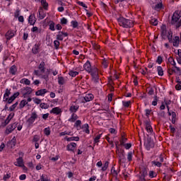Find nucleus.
Masks as SVG:
<instances>
[{
    "mask_svg": "<svg viewBox=\"0 0 181 181\" xmlns=\"http://www.w3.org/2000/svg\"><path fill=\"white\" fill-rule=\"evenodd\" d=\"M50 114H54L55 115H60L63 111L59 107H53L50 111Z\"/></svg>",
    "mask_w": 181,
    "mask_h": 181,
    "instance_id": "nucleus-11",
    "label": "nucleus"
},
{
    "mask_svg": "<svg viewBox=\"0 0 181 181\" xmlns=\"http://www.w3.org/2000/svg\"><path fill=\"white\" fill-rule=\"evenodd\" d=\"M25 105H28V101L26 100H23L21 101L19 107L21 109L23 108Z\"/></svg>",
    "mask_w": 181,
    "mask_h": 181,
    "instance_id": "nucleus-45",
    "label": "nucleus"
},
{
    "mask_svg": "<svg viewBox=\"0 0 181 181\" xmlns=\"http://www.w3.org/2000/svg\"><path fill=\"white\" fill-rule=\"evenodd\" d=\"M82 129H83V132H85L86 134H90V126L88 125V124L86 123L82 125Z\"/></svg>",
    "mask_w": 181,
    "mask_h": 181,
    "instance_id": "nucleus-25",
    "label": "nucleus"
},
{
    "mask_svg": "<svg viewBox=\"0 0 181 181\" xmlns=\"http://www.w3.org/2000/svg\"><path fill=\"white\" fill-rule=\"evenodd\" d=\"M110 165V162L105 161V163L103 164V166L102 167V170L103 172H105L107 169H108V166Z\"/></svg>",
    "mask_w": 181,
    "mask_h": 181,
    "instance_id": "nucleus-46",
    "label": "nucleus"
},
{
    "mask_svg": "<svg viewBox=\"0 0 181 181\" xmlns=\"http://www.w3.org/2000/svg\"><path fill=\"white\" fill-rule=\"evenodd\" d=\"M13 118V115H12L11 117H7L6 119L4 122H2V127H6L9 122H11V119Z\"/></svg>",
    "mask_w": 181,
    "mask_h": 181,
    "instance_id": "nucleus-32",
    "label": "nucleus"
},
{
    "mask_svg": "<svg viewBox=\"0 0 181 181\" xmlns=\"http://www.w3.org/2000/svg\"><path fill=\"white\" fill-rule=\"evenodd\" d=\"M40 108H42V110H47V108H49V105L47 103H42L40 104Z\"/></svg>",
    "mask_w": 181,
    "mask_h": 181,
    "instance_id": "nucleus-47",
    "label": "nucleus"
},
{
    "mask_svg": "<svg viewBox=\"0 0 181 181\" xmlns=\"http://www.w3.org/2000/svg\"><path fill=\"white\" fill-rule=\"evenodd\" d=\"M89 74H90L92 77L93 81L94 83H98L100 81V76L98 75V69L93 68L92 70V72H90Z\"/></svg>",
    "mask_w": 181,
    "mask_h": 181,
    "instance_id": "nucleus-3",
    "label": "nucleus"
},
{
    "mask_svg": "<svg viewBox=\"0 0 181 181\" xmlns=\"http://www.w3.org/2000/svg\"><path fill=\"white\" fill-rule=\"evenodd\" d=\"M78 119V117L77 116V114L72 113L71 115V117L68 119L69 122H75Z\"/></svg>",
    "mask_w": 181,
    "mask_h": 181,
    "instance_id": "nucleus-22",
    "label": "nucleus"
},
{
    "mask_svg": "<svg viewBox=\"0 0 181 181\" xmlns=\"http://www.w3.org/2000/svg\"><path fill=\"white\" fill-rule=\"evenodd\" d=\"M167 36L169 43H173L174 47H177V46H179V36H175L173 38V32H172V30L168 31Z\"/></svg>",
    "mask_w": 181,
    "mask_h": 181,
    "instance_id": "nucleus-2",
    "label": "nucleus"
},
{
    "mask_svg": "<svg viewBox=\"0 0 181 181\" xmlns=\"http://www.w3.org/2000/svg\"><path fill=\"white\" fill-rule=\"evenodd\" d=\"M20 83H21V84H25L26 86H30V81L25 78L21 79Z\"/></svg>",
    "mask_w": 181,
    "mask_h": 181,
    "instance_id": "nucleus-36",
    "label": "nucleus"
},
{
    "mask_svg": "<svg viewBox=\"0 0 181 181\" xmlns=\"http://www.w3.org/2000/svg\"><path fill=\"white\" fill-rule=\"evenodd\" d=\"M18 127V123L14 122L11 124H9L7 126L5 133L6 135H9V134H12L13 131H15V129Z\"/></svg>",
    "mask_w": 181,
    "mask_h": 181,
    "instance_id": "nucleus-6",
    "label": "nucleus"
},
{
    "mask_svg": "<svg viewBox=\"0 0 181 181\" xmlns=\"http://www.w3.org/2000/svg\"><path fill=\"white\" fill-rule=\"evenodd\" d=\"M12 176V174L10 172H8L6 175L3 177L4 181H8V179H11V177Z\"/></svg>",
    "mask_w": 181,
    "mask_h": 181,
    "instance_id": "nucleus-42",
    "label": "nucleus"
},
{
    "mask_svg": "<svg viewBox=\"0 0 181 181\" xmlns=\"http://www.w3.org/2000/svg\"><path fill=\"white\" fill-rule=\"evenodd\" d=\"M47 93V89H40L35 92V95H37V97L39 96L45 97V94H46Z\"/></svg>",
    "mask_w": 181,
    "mask_h": 181,
    "instance_id": "nucleus-19",
    "label": "nucleus"
},
{
    "mask_svg": "<svg viewBox=\"0 0 181 181\" xmlns=\"http://www.w3.org/2000/svg\"><path fill=\"white\" fill-rule=\"evenodd\" d=\"M15 166H18V168L25 167V164H23V158L22 157H19L16 159V162L14 163Z\"/></svg>",
    "mask_w": 181,
    "mask_h": 181,
    "instance_id": "nucleus-14",
    "label": "nucleus"
},
{
    "mask_svg": "<svg viewBox=\"0 0 181 181\" xmlns=\"http://www.w3.org/2000/svg\"><path fill=\"white\" fill-rule=\"evenodd\" d=\"M69 75L71 77H76V76H78V71H69Z\"/></svg>",
    "mask_w": 181,
    "mask_h": 181,
    "instance_id": "nucleus-49",
    "label": "nucleus"
},
{
    "mask_svg": "<svg viewBox=\"0 0 181 181\" xmlns=\"http://www.w3.org/2000/svg\"><path fill=\"white\" fill-rule=\"evenodd\" d=\"M50 127H46L45 129H44V134L45 135H46V136H49V135H50Z\"/></svg>",
    "mask_w": 181,
    "mask_h": 181,
    "instance_id": "nucleus-56",
    "label": "nucleus"
},
{
    "mask_svg": "<svg viewBox=\"0 0 181 181\" xmlns=\"http://www.w3.org/2000/svg\"><path fill=\"white\" fill-rule=\"evenodd\" d=\"M41 5L45 11H47L49 8V4L47 3V1H46V0H41Z\"/></svg>",
    "mask_w": 181,
    "mask_h": 181,
    "instance_id": "nucleus-33",
    "label": "nucleus"
},
{
    "mask_svg": "<svg viewBox=\"0 0 181 181\" xmlns=\"http://www.w3.org/2000/svg\"><path fill=\"white\" fill-rule=\"evenodd\" d=\"M110 173L113 176V177H118V171H117V170H115V166L112 167Z\"/></svg>",
    "mask_w": 181,
    "mask_h": 181,
    "instance_id": "nucleus-31",
    "label": "nucleus"
},
{
    "mask_svg": "<svg viewBox=\"0 0 181 181\" xmlns=\"http://www.w3.org/2000/svg\"><path fill=\"white\" fill-rule=\"evenodd\" d=\"M13 101H15V99L11 96L8 98H6V101L4 103H6L7 104H12V103H13Z\"/></svg>",
    "mask_w": 181,
    "mask_h": 181,
    "instance_id": "nucleus-51",
    "label": "nucleus"
},
{
    "mask_svg": "<svg viewBox=\"0 0 181 181\" xmlns=\"http://www.w3.org/2000/svg\"><path fill=\"white\" fill-rule=\"evenodd\" d=\"M77 148V144L74 142H71L66 146V151L69 152H74V150Z\"/></svg>",
    "mask_w": 181,
    "mask_h": 181,
    "instance_id": "nucleus-9",
    "label": "nucleus"
},
{
    "mask_svg": "<svg viewBox=\"0 0 181 181\" xmlns=\"http://www.w3.org/2000/svg\"><path fill=\"white\" fill-rule=\"evenodd\" d=\"M163 62V58H162L161 56H158L156 59V63H158V64H162Z\"/></svg>",
    "mask_w": 181,
    "mask_h": 181,
    "instance_id": "nucleus-62",
    "label": "nucleus"
},
{
    "mask_svg": "<svg viewBox=\"0 0 181 181\" xmlns=\"http://www.w3.org/2000/svg\"><path fill=\"white\" fill-rule=\"evenodd\" d=\"M144 125L146 127V129L147 132H153V129H152V126L151 125V122L146 120L144 122Z\"/></svg>",
    "mask_w": 181,
    "mask_h": 181,
    "instance_id": "nucleus-15",
    "label": "nucleus"
},
{
    "mask_svg": "<svg viewBox=\"0 0 181 181\" xmlns=\"http://www.w3.org/2000/svg\"><path fill=\"white\" fill-rule=\"evenodd\" d=\"M169 31L166 29V25H163L160 27V37L163 40H166V37H168V33Z\"/></svg>",
    "mask_w": 181,
    "mask_h": 181,
    "instance_id": "nucleus-7",
    "label": "nucleus"
},
{
    "mask_svg": "<svg viewBox=\"0 0 181 181\" xmlns=\"http://www.w3.org/2000/svg\"><path fill=\"white\" fill-rule=\"evenodd\" d=\"M117 22L122 28H124L125 29H129L131 28H134V21L125 18L122 16L117 18Z\"/></svg>",
    "mask_w": 181,
    "mask_h": 181,
    "instance_id": "nucleus-1",
    "label": "nucleus"
},
{
    "mask_svg": "<svg viewBox=\"0 0 181 181\" xmlns=\"http://www.w3.org/2000/svg\"><path fill=\"white\" fill-rule=\"evenodd\" d=\"M22 90L24 91L23 95H29L30 94H32V91H33L32 90V88L28 86L25 88H23Z\"/></svg>",
    "mask_w": 181,
    "mask_h": 181,
    "instance_id": "nucleus-20",
    "label": "nucleus"
},
{
    "mask_svg": "<svg viewBox=\"0 0 181 181\" xmlns=\"http://www.w3.org/2000/svg\"><path fill=\"white\" fill-rule=\"evenodd\" d=\"M15 35H16V30H8L5 35L6 40H11V39L15 37Z\"/></svg>",
    "mask_w": 181,
    "mask_h": 181,
    "instance_id": "nucleus-8",
    "label": "nucleus"
},
{
    "mask_svg": "<svg viewBox=\"0 0 181 181\" xmlns=\"http://www.w3.org/2000/svg\"><path fill=\"white\" fill-rule=\"evenodd\" d=\"M67 22H69V21H67V18H66L64 17H63L60 20L61 25H67Z\"/></svg>",
    "mask_w": 181,
    "mask_h": 181,
    "instance_id": "nucleus-61",
    "label": "nucleus"
},
{
    "mask_svg": "<svg viewBox=\"0 0 181 181\" xmlns=\"http://www.w3.org/2000/svg\"><path fill=\"white\" fill-rule=\"evenodd\" d=\"M31 32H33V33H40L41 30H39V28L35 26L32 28Z\"/></svg>",
    "mask_w": 181,
    "mask_h": 181,
    "instance_id": "nucleus-59",
    "label": "nucleus"
},
{
    "mask_svg": "<svg viewBox=\"0 0 181 181\" xmlns=\"http://www.w3.org/2000/svg\"><path fill=\"white\" fill-rule=\"evenodd\" d=\"M78 108H80V106L72 105L69 107V111L71 114H76L78 111Z\"/></svg>",
    "mask_w": 181,
    "mask_h": 181,
    "instance_id": "nucleus-16",
    "label": "nucleus"
},
{
    "mask_svg": "<svg viewBox=\"0 0 181 181\" xmlns=\"http://www.w3.org/2000/svg\"><path fill=\"white\" fill-rule=\"evenodd\" d=\"M146 149L147 151H151L152 148L155 146L153 141H148L146 144H145Z\"/></svg>",
    "mask_w": 181,
    "mask_h": 181,
    "instance_id": "nucleus-24",
    "label": "nucleus"
},
{
    "mask_svg": "<svg viewBox=\"0 0 181 181\" xmlns=\"http://www.w3.org/2000/svg\"><path fill=\"white\" fill-rule=\"evenodd\" d=\"M127 160L129 162H131L132 160V151H130L127 154Z\"/></svg>",
    "mask_w": 181,
    "mask_h": 181,
    "instance_id": "nucleus-64",
    "label": "nucleus"
},
{
    "mask_svg": "<svg viewBox=\"0 0 181 181\" xmlns=\"http://www.w3.org/2000/svg\"><path fill=\"white\" fill-rule=\"evenodd\" d=\"M8 145L11 148L16 146V137L13 136L12 139L8 142Z\"/></svg>",
    "mask_w": 181,
    "mask_h": 181,
    "instance_id": "nucleus-27",
    "label": "nucleus"
},
{
    "mask_svg": "<svg viewBox=\"0 0 181 181\" xmlns=\"http://www.w3.org/2000/svg\"><path fill=\"white\" fill-rule=\"evenodd\" d=\"M18 104H19L18 102H16V103H14L13 105H12L9 108H8V111H15V109L16 108V107H18Z\"/></svg>",
    "mask_w": 181,
    "mask_h": 181,
    "instance_id": "nucleus-58",
    "label": "nucleus"
},
{
    "mask_svg": "<svg viewBox=\"0 0 181 181\" xmlns=\"http://www.w3.org/2000/svg\"><path fill=\"white\" fill-rule=\"evenodd\" d=\"M64 139H65V141H67V142H71L73 141H75L76 142H78V141H80V137H78V136H71V137L65 136Z\"/></svg>",
    "mask_w": 181,
    "mask_h": 181,
    "instance_id": "nucleus-17",
    "label": "nucleus"
},
{
    "mask_svg": "<svg viewBox=\"0 0 181 181\" xmlns=\"http://www.w3.org/2000/svg\"><path fill=\"white\" fill-rule=\"evenodd\" d=\"M39 70L41 71V73H45V61H42L39 66H38Z\"/></svg>",
    "mask_w": 181,
    "mask_h": 181,
    "instance_id": "nucleus-29",
    "label": "nucleus"
},
{
    "mask_svg": "<svg viewBox=\"0 0 181 181\" xmlns=\"http://www.w3.org/2000/svg\"><path fill=\"white\" fill-rule=\"evenodd\" d=\"M39 141H40V136L37 134L34 135L33 142L37 143Z\"/></svg>",
    "mask_w": 181,
    "mask_h": 181,
    "instance_id": "nucleus-52",
    "label": "nucleus"
},
{
    "mask_svg": "<svg viewBox=\"0 0 181 181\" xmlns=\"http://www.w3.org/2000/svg\"><path fill=\"white\" fill-rule=\"evenodd\" d=\"M28 23L33 26L35 23H36V16H35V13L30 14L28 17Z\"/></svg>",
    "mask_w": 181,
    "mask_h": 181,
    "instance_id": "nucleus-13",
    "label": "nucleus"
},
{
    "mask_svg": "<svg viewBox=\"0 0 181 181\" xmlns=\"http://www.w3.org/2000/svg\"><path fill=\"white\" fill-rule=\"evenodd\" d=\"M93 100H94V95L93 93H88L82 100V103H89V101H93Z\"/></svg>",
    "mask_w": 181,
    "mask_h": 181,
    "instance_id": "nucleus-10",
    "label": "nucleus"
},
{
    "mask_svg": "<svg viewBox=\"0 0 181 181\" xmlns=\"http://www.w3.org/2000/svg\"><path fill=\"white\" fill-rule=\"evenodd\" d=\"M71 26H72L74 29L77 28L78 27V22H77V21H71Z\"/></svg>",
    "mask_w": 181,
    "mask_h": 181,
    "instance_id": "nucleus-44",
    "label": "nucleus"
},
{
    "mask_svg": "<svg viewBox=\"0 0 181 181\" xmlns=\"http://www.w3.org/2000/svg\"><path fill=\"white\" fill-rule=\"evenodd\" d=\"M122 105L125 108H128V107H129V105H131V100H129V101L122 100Z\"/></svg>",
    "mask_w": 181,
    "mask_h": 181,
    "instance_id": "nucleus-55",
    "label": "nucleus"
},
{
    "mask_svg": "<svg viewBox=\"0 0 181 181\" xmlns=\"http://www.w3.org/2000/svg\"><path fill=\"white\" fill-rule=\"evenodd\" d=\"M179 19H180V16L177 13H174L172 16L171 25H175L179 22Z\"/></svg>",
    "mask_w": 181,
    "mask_h": 181,
    "instance_id": "nucleus-12",
    "label": "nucleus"
},
{
    "mask_svg": "<svg viewBox=\"0 0 181 181\" xmlns=\"http://www.w3.org/2000/svg\"><path fill=\"white\" fill-rule=\"evenodd\" d=\"M102 64L104 67V69H107L108 67V61L105 59H103L102 62Z\"/></svg>",
    "mask_w": 181,
    "mask_h": 181,
    "instance_id": "nucleus-60",
    "label": "nucleus"
},
{
    "mask_svg": "<svg viewBox=\"0 0 181 181\" xmlns=\"http://www.w3.org/2000/svg\"><path fill=\"white\" fill-rule=\"evenodd\" d=\"M64 37L62 33H59L57 35V40H60L61 42L63 41Z\"/></svg>",
    "mask_w": 181,
    "mask_h": 181,
    "instance_id": "nucleus-63",
    "label": "nucleus"
},
{
    "mask_svg": "<svg viewBox=\"0 0 181 181\" xmlns=\"http://www.w3.org/2000/svg\"><path fill=\"white\" fill-rule=\"evenodd\" d=\"M66 83V81L64 80V77L63 76H59L58 77V84L59 86H63Z\"/></svg>",
    "mask_w": 181,
    "mask_h": 181,
    "instance_id": "nucleus-34",
    "label": "nucleus"
},
{
    "mask_svg": "<svg viewBox=\"0 0 181 181\" xmlns=\"http://www.w3.org/2000/svg\"><path fill=\"white\" fill-rule=\"evenodd\" d=\"M16 71H18V68L16 65H13L9 69V73L11 76H15L16 74Z\"/></svg>",
    "mask_w": 181,
    "mask_h": 181,
    "instance_id": "nucleus-21",
    "label": "nucleus"
},
{
    "mask_svg": "<svg viewBox=\"0 0 181 181\" xmlns=\"http://www.w3.org/2000/svg\"><path fill=\"white\" fill-rule=\"evenodd\" d=\"M36 119H37V113H36V112H33L31 116L27 119L28 127H32V124Z\"/></svg>",
    "mask_w": 181,
    "mask_h": 181,
    "instance_id": "nucleus-4",
    "label": "nucleus"
},
{
    "mask_svg": "<svg viewBox=\"0 0 181 181\" xmlns=\"http://www.w3.org/2000/svg\"><path fill=\"white\" fill-rule=\"evenodd\" d=\"M54 22L50 21L49 24V30H52V32H54L56 30V28H54Z\"/></svg>",
    "mask_w": 181,
    "mask_h": 181,
    "instance_id": "nucleus-38",
    "label": "nucleus"
},
{
    "mask_svg": "<svg viewBox=\"0 0 181 181\" xmlns=\"http://www.w3.org/2000/svg\"><path fill=\"white\" fill-rule=\"evenodd\" d=\"M49 179V177H47V175L45 174H42L40 177V181H48Z\"/></svg>",
    "mask_w": 181,
    "mask_h": 181,
    "instance_id": "nucleus-50",
    "label": "nucleus"
},
{
    "mask_svg": "<svg viewBox=\"0 0 181 181\" xmlns=\"http://www.w3.org/2000/svg\"><path fill=\"white\" fill-rule=\"evenodd\" d=\"M40 49V44H35L32 48V52L33 54H37Z\"/></svg>",
    "mask_w": 181,
    "mask_h": 181,
    "instance_id": "nucleus-18",
    "label": "nucleus"
},
{
    "mask_svg": "<svg viewBox=\"0 0 181 181\" xmlns=\"http://www.w3.org/2000/svg\"><path fill=\"white\" fill-rule=\"evenodd\" d=\"M83 69L87 71V73H92L93 69H98L95 66H91V62H90L88 60L86 61V62L83 64Z\"/></svg>",
    "mask_w": 181,
    "mask_h": 181,
    "instance_id": "nucleus-5",
    "label": "nucleus"
},
{
    "mask_svg": "<svg viewBox=\"0 0 181 181\" xmlns=\"http://www.w3.org/2000/svg\"><path fill=\"white\" fill-rule=\"evenodd\" d=\"M163 8V4L162 3H158L156 4L154 9L155 11H160Z\"/></svg>",
    "mask_w": 181,
    "mask_h": 181,
    "instance_id": "nucleus-41",
    "label": "nucleus"
},
{
    "mask_svg": "<svg viewBox=\"0 0 181 181\" xmlns=\"http://www.w3.org/2000/svg\"><path fill=\"white\" fill-rule=\"evenodd\" d=\"M98 111H106V112H108L110 111V106H108L107 105H102L98 109Z\"/></svg>",
    "mask_w": 181,
    "mask_h": 181,
    "instance_id": "nucleus-30",
    "label": "nucleus"
},
{
    "mask_svg": "<svg viewBox=\"0 0 181 181\" xmlns=\"http://www.w3.org/2000/svg\"><path fill=\"white\" fill-rule=\"evenodd\" d=\"M74 127L75 128H79L80 127H81V120L80 119L76 120Z\"/></svg>",
    "mask_w": 181,
    "mask_h": 181,
    "instance_id": "nucleus-57",
    "label": "nucleus"
},
{
    "mask_svg": "<svg viewBox=\"0 0 181 181\" xmlns=\"http://www.w3.org/2000/svg\"><path fill=\"white\" fill-rule=\"evenodd\" d=\"M157 73H158V75L160 76V77L163 76V69L162 68V66H157Z\"/></svg>",
    "mask_w": 181,
    "mask_h": 181,
    "instance_id": "nucleus-37",
    "label": "nucleus"
},
{
    "mask_svg": "<svg viewBox=\"0 0 181 181\" xmlns=\"http://www.w3.org/2000/svg\"><path fill=\"white\" fill-rule=\"evenodd\" d=\"M125 161H126L125 154H124V153H121L120 154H119V163H125Z\"/></svg>",
    "mask_w": 181,
    "mask_h": 181,
    "instance_id": "nucleus-26",
    "label": "nucleus"
},
{
    "mask_svg": "<svg viewBox=\"0 0 181 181\" xmlns=\"http://www.w3.org/2000/svg\"><path fill=\"white\" fill-rule=\"evenodd\" d=\"M151 165L153 166H156L157 168H162V163L158 162L157 160L151 161Z\"/></svg>",
    "mask_w": 181,
    "mask_h": 181,
    "instance_id": "nucleus-35",
    "label": "nucleus"
},
{
    "mask_svg": "<svg viewBox=\"0 0 181 181\" xmlns=\"http://www.w3.org/2000/svg\"><path fill=\"white\" fill-rule=\"evenodd\" d=\"M101 136H103V134H98L94 138V144H98L100 142V139H101Z\"/></svg>",
    "mask_w": 181,
    "mask_h": 181,
    "instance_id": "nucleus-43",
    "label": "nucleus"
},
{
    "mask_svg": "<svg viewBox=\"0 0 181 181\" xmlns=\"http://www.w3.org/2000/svg\"><path fill=\"white\" fill-rule=\"evenodd\" d=\"M9 95H11V90L6 88L3 97V101L4 103L6 101V98H9Z\"/></svg>",
    "mask_w": 181,
    "mask_h": 181,
    "instance_id": "nucleus-23",
    "label": "nucleus"
},
{
    "mask_svg": "<svg viewBox=\"0 0 181 181\" xmlns=\"http://www.w3.org/2000/svg\"><path fill=\"white\" fill-rule=\"evenodd\" d=\"M141 175L143 176H148V168L144 167L140 172Z\"/></svg>",
    "mask_w": 181,
    "mask_h": 181,
    "instance_id": "nucleus-40",
    "label": "nucleus"
},
{
    "mask_svg": "<svg viewBox=\"0 0 181 181\" xmlns=\"http://www.w3.org/2000/svg\"><path fill=\"white\" fill-rule=\"evenodd\" d=\"M54 46L56 50H58L59 47H60V42L59 41V40H56L54 41Z\"/></svg>",
    "mask_w": 181,
    "mask_h": 181,
    "instance_id": "nucleus-54",
    "label": "nucleus"
},
{
    "mask_svg": "<svg viewBox=\"0 0 181 181\" xmlns=\"http://www.w3.org/2000/svg\"><path fill=\"white\" fill-rule=\"evenodd\" d=\"M156 176H158V174L156 173H155V171L153 170H150L148 172V177L151 179H153V177H156Z\"/></svg>",
    "mask_w": 181,
    "mask_h": 181,
    "instance_id": "nucleus-39",
    "label": "nucleus"
},
{
    "mask_svg": "<svg viewBox=\"0 0 181 181\" xmlns=\"http://www.w3.org/2000/svg\"><path fill=\"white\" fill-rule=\"evenodd\" d=\"M156 160H158L160 163H163L165 162V158H163V155L160 154Z\"/></svg>",
    "mask_w": 181,
    "mask_h": 181,
    "instance_id": "nucleus-53",
    "label": "nucleus"
},
{
    "mask_svg": "<svg viewBox=\"0 0 181 181\" xmlns=\"http://www.w3.org/2000/svg\"><path fill=\"white\" fill-rule=\"evenodd\" d=\"M158 20L156 18H151L150 20L151 25H153V26H158Z\"/></svg>",
    "mask_w": 181,
    "mask_h": 181,
    "instance_id": "nucleus-48",
    "label": "nucleus"
},
{
    "mask_svg": "<svg viewBox=\"0 0 181 181\" xmlns=\"http://www.w3.org/2000/svg\"><path fill=\"white\" fill-rule=\"evenodd\" d=\"M38 13H39V18L40 20L45 19L46 18V13L43 11L42 8L39 9Z\"/></svg>",
    "mask_w": 181,
    "mask_h": 181,
    "instance_id": "nucleus-28",
    "label": "nucleus"
}]
</instances>
